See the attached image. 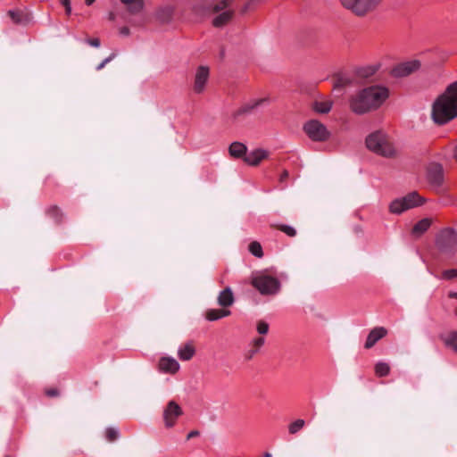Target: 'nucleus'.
I'll list each match as a JSON object with an SVG mask.
<instances>
[{"label": "nucleus", "mask_w": 457, "mask_h": 457, "mask_svg": "<svg viewBox=\"0 0 457 457\" xmlns=\"http://www.w3.org/2000/svg\"><path fill=\"white\" fill-rule=\"evenodd\" d=\"M388 96L386 87L370 86L350 96L349 108L353 113L362 115L378 109Z\"/></svg>", "instance_id": "obj_1"}, {"label": "nucleus", "mask_w": 457, "mask_h": 457, "mask_svg": "<svg viewBox=\"0 0 457 457\" xmlns=\"http://www.w3.org/2000/svg\"><path fill=\"white\" fill-rule=\"evenodd\" d=\"M457 118V80L451 83L432 104L431 119L444 125Z\"/></svg>", "instance_id": "obj_2"}, {"label": "nucleus", "mask_w": 457, "mask_h": 457, "mask_svg": "<svg viewBox=\"0 0 457 457\" xmlns=\"http://www.w3.org/2000/svg\"><path fill=\"white\" fill-rule=\"evenodd\" d=\"M366 145L369 150L385 158L395 157L396 151L386 134L382 131H375L366 138Z\"/></svg>", "instance_id": "obj_3"}, {"label": "nucleus", "mask_w": 457, "mask_h": 457, "mask_svg": "<svg viewBox=\"0 0 457 457\" xmlns=\"http://www.w3.org/2000/svg\"><path fill=\"white\" fill-rule=\"evenodd\" d=\"M384 0H340L341 4L359 17L373 12Z\"/></svg>", "instance_id": "obj_4"}, {"label": "nucleus", "mask_w": 457, "mask_h": 457, "mask_svg": "<svg viewBox=\"0 0 457 457\" xmlns=\"http://www.w3.org/2000/svg\"><path fill=\"white\" fill-rule=\"evenodd\" d=\"M251 284L262 295H274L280 287L278 278L263 274L253 278Z\"/></svg>", "instance_id": "obj_5"}, {"label": "nucleus", "mask_w": 457, "mask_h": 457, "mask_svg": "<svg viewBox=\"0 0 457 457\" xmlns=\"http://www.w3.org/2000/svg\"><path fill=\"white\" fill-rule=\"evenodd\" d=\"M303 131L312 141L316 142H325L330 137L327 127L317 120L307 121L303 125Z\"/></svg>", "instance_id": "obj_6"}, {"label": "nucleus", "mask_w": 457, "mask_h": 457, "mask_svg": "<svg viewBox=\"0 0 457 457\" xmlns=\"http://www.w3.org/2000/svg\"><path fill=\"white\" fill-rule=\"evenodd\" d=\"M269 102L268 97L253 99L243 104L238 109L233 112L231 118L233 121H237L240 117L252 113L256 108Z\"/></svg>", "instance_id": "obj_7"}, {"label": "nucleus", "mask_w": 457, "mask_h": 457, "mask_svg": "<svg viewBox=\"0 0 457 457\" xmlns=\"http://www.w3.org/2000/svg\"><path fill=\"white\" fill-rule=\"evenodd\" d=\"M421 63L419 60H410L396 64L392 70V75L395 78H403L420 70Z\"/></svg>", "instance_id": "obj_8"}, {"label": "nucleus", "mask_w": 457, "mask_h": 457, "mask_svg": "<svg viewBox=\"0 0 457 457\" xmlns=\"http://www.w3.org/2000/svg\"><path fill=\"white\" fill-rule=\"evenodd\" d=\"M183 414L180 406L174 401L169 402L163 411V419L167 428H172L177 421V419Z\"/></svg>", "instance_id": "obj_9"}, {"label": "nucleus", "mask_w": 457, "mask_h": 457, "mask_svg": "<svg viewBox=\"0 0 457 457\" xmlns=\"http://www.w3.org/2000/svg\"><path fill=\"white\" fill-rule=\"evenodd\" d=\"M175 6L164 4L157 7L154 15L160 24L167 25L172 22L175 16Z\"/></svg>", "instance_id": "obj_10"}, {"label": "nucleus", "mask_w": 457, "mask_h": 457, "mask_svg": "<svg viewBox=\"0 0 457 457\" xmlns=\"http://www.w3.org/2000/svg\"><path fill=\"white\" fill-rule=\"evenodd\" d=\"M428 179L430 186L440 187L444 182V169L441 164L433 162L428 168Z\"/></svg>", "instance_id": "obj_11"}, {"label": "nucleus", "mask_w": 457, "mask_h": 457, "mask_svg": "<svg viewBox=\"0 0 457 457\" xmlns=\"http://www.w3.org/2000/svg\"><path fill=\"white\" fill-rule=\"evenodd\" d=\"M210 75L209 68L206 66H199L196 69L195 79H194V92L201 94L204 92L205 85L208 81Z\"/></svg>", "instance_id": "obj_12"}, {"label": "nucleus", "mask_w": 457, "mask_h": 457, "mask_svg": "<svg viewBox=\"0 0 457 457\" xmlns=\"http://www.w3.org/2000/svg\"><path fill=\"white\" fill-rule=\"evenodd\" d=\"M387 335V329L383 327L374 328L368 335L364 347L370 349L375 344Z\"/></svg>", "instance_id": "obj_13"}, {"label": "nucleus", "mask_w": 457, "mask_h": 457, "mask_svg": "<svg viewBox=\"0 0 457 457\" xmlns=\"http://www.w3.org/2000/svg\"><path fill=\"white\" fill-rule=\"evenodd\" d=\"M269 152L264 149H255L245 156V162L252 166H257L262 161L267 159Z\"/></svg>", "instance_id": "obj_14"}, {"label": "nucleus", "mask_w": 457, "mask_h": 457, "mask_svg": "<svg viewBox=\"0 0 457 457\" xmlns=\"http://www.w3.org/2000/svg\"><path fill=\"white\" fill-rule=\"evenodd\" d=\"M421 202H391L389 210L392 213L399 214L406 210L420 206Z\"/></svg>", "instance_id": "obj_15"}, {"label": "nucleus", "mask_w": 457, "mask_h": 457, "mask_svg": "<svg viewBox=\"0 0 457 457\" xmlns=\"http://www.w3.org/2000/svg\"><path fill=\"white\" fill-rule=\"evenodd\" d=\"M228 153L233 158H243L245 161V156L247 154V146L241 142H233L228 147Z\"/></svg>", "instance_id": "obj_16"}, {"label": "nucleus", "mask_w": 457, "mask_h": 457, "mask_svg": "<svg viewBox=\"0 0 457 457\" xmlns=\"http://www.w3.org/2000/svg\"><path fill=\"white\" fill-rule=\"evenodd\" d=\"M159 368L164 372L174 374L179 370V365L176 360L169 357H163L159 361Z\"/></svg>", "instance_id": "obj_17"}, {"label": "nucleus", "mask_w": 457, "mask_h": 457, "mask_svg": "<svg viewBox=\"0 0 457 457\" xmlns=\"http://www.w3.org/2000/svg\"><path fill=\"white\" fill-rule=\"evenodd\" d=\"M233 15H234L233 11L225 10L221 13L218 14L212 20V25L216 28L223 27L224 25L228 24L231 21Z\"/></svg>", "instance_id": "obj_18"}, {"label": "nucleus", "mask_w": 457, "mask_h": 457, "mask_svg": "<svg viewBox=\"0 0 457 457\" xmlns=\"http://www.w3.org/2000/svg\"><path fill=\"white\" fill-rule=\"evenodd\" d=\"M218 303L222 307H228L234 303L232 291L227 287L222 290L218 296Z\"/></svg>", "instance_id": "obj_19"}, {"label": "nucleus", "mask_w": 457, "mask_h": 457, "mask_svg": "<svg viewBox=\"0 0 457 457\" xmlns=\"http://www.w3.org/2000/svg\"><path fill=\"white\" fill-rule=\"evenodd\" d=\"M352 84V79L344 74H335L333 76V88L336 90L345 88Z\"/></svg>", "instance_id": "obj_20"}, {"label": "nucleus", "mask_w": 457, "mask_h": 457, "mask_svg": "<svg viewBox=\"0 0 457 457\" xmlns=\"http://www.w3.org/2000/svg\"><path fill=\"white\" fill-rule=\"evenodd\" d=\"M432 224V220L425 218L416 223L411 230L412 235L420 237L426 232Z\"/></svg>", "instance_id": "obj_21"}, {"label": "nucleus", "mask_w": 457, "mask_h": 457, "mask_svg": "<svg viewBox=\"0 0 457 457\" xmlns=\"http://www.w3.org/2000/svg\"><path fill=\"white\" fill-rule=\"evenodd\" d=\"M230 314V311L226 309H210L205 312L206 320L210 321L217 320Z\"/></svg>", "instance_id": "obj_22"}, {"label": "nucleus", "mask_w": 457, "mask_h": 457, "mask_svg": "<svg viewBox=\"0 0 457 457\" xmlns=\"http://www.w3.org/2000/svg\"><path fill=\"white\" fill-rule=\"evenodd\" d=\"M333 104L332 100L315 101L312 104V109L318 113L326 114L330 112Z\"/></svg>", "instance_id": "obj_23"}, {"label": "nucleus", "mask_w": 457, "mask_h": 457, "mask_svg": "<svg viewBox=\"0 0 457 457\" xmlns=\"http://www.w3.org/2000/svg\"><path fill=\"white\" fill-rule=\"evenodd\" d=\"M7 15L15 24H26L29 21L27 15L19 10H10L7 12Z\"/></svg>", "instance_id": "obj_24"}, {"label": "nucleus", "mask_w": 457, "mask_h": 457, "mask_svg": "<svg viewBox=\"0 0 457 457\" xmlns=\"http://www.w3.org/2000/svg\"><path fill=\"white\" fill-rule=\"evenodd\" d=\"M128 6L130 13L135 14L139 12L143 8V0H120Z\"/></svg>", "instance_id": "obj_25"}, {"label": "nucleus", "mask_w": 457, "mask_h": 457, "mask_svg": "<svg viewBox=\"0 0 457 457\" xmlns=\"http://www.w3.org/2000/svg\"><path fill=\"white\" fill-rule=\"evenodd\" d=\"M195 347L192 344H187L179 351V357L181 360L188 361L195 354Z\"/></svg>", "instance_id": "obj_26"}, {"label": "nucleus", "mask_w": 457, "mask_h": 457, "mask_svg": "<svg viewBox=\"0 0 457 457\" xmlns=\"http://www.w3.org/2000/svg\"><path fill=\"white\" fill-rule=\"evenodd\" d=\"M375 375L378 378L386 377L390 372V366L386 362H378L374 367Z\"/></svg>", "instance_id": "obj_27"}, {"label": "nucleus", "mask_w": 457, "mask_h": 457, "mask_svg": "<svg viewBox=\"0 0 457 457\" xmlns=\"http://www.w3.org/2000/svg\"><path fill=\"white\" fill-rule=\"evenodd\" d=\"M446 346L452 348L457 353V331H453L444 339Z\"/></svg>", "instance_id": "obj_28"}, {"label": "nucleus", "mask_w": 457, "mask_h": 457, "mask_svg": "<svg viewBox=\"0 0 457 457\" xmlns=\"http://www.w3.org/2000/svg\"><path fill=\"white\" fill-rule=\"evenodd\" d=\"M377 71V68L375 66H369L364 68H360L357 70L358 77L361 79H368L374 75Z\"/></svg>", "instance_id": "obj_29"}, {"label": "nucleus", "mask_w": 457, "mask_h": 457, "mask_svg": "<svg viewBox=\"0 0 457 457\" xmlns=\"http://www.w3.org/2000/svg\"><path fill=\"white\" fill-rule=\"evenodd\" d=\"M271 228L285 233L288 237H295L296 234L295 229L287 225L275 224V225H271Z\"/></svg>", "instance_id": "obj_30"}, {"label": "nucleus", "mask_w": 457, "mask_h": 457, "mask_svg": "<svg viewBox=\"0 0 457 457\" xmlns=\"http://www.w3.org/2000/svg\"><path fill=\"white\" fill-rule=\"evenodd\" d=\"M249 251L254 256L261 258L263 256L262 247L257 241H253L249 245Z\"/></svg>", "instance_id": "obj_31"}, {"label": "nucleus", "mask_w": 457, "mask_h": 457, "mask_svg": "<svg viewBox=\"0 0 457 457\" xmlns=\"http://www.w3.org/2000/svg\"><path fill=\"white\" fill-rule=\"evenodd\" d=\"M304 424H305V422L303 420H302V419L296 420L295 421L292 422L289 425V427H288L289 433L295 434L296 432H298L300 429H302L303 428Z\"/></svg>", "instance_id": "obj_32"}, {"label": "nucleus", "mask_w": 457, "mask_h": 457, "mask_svg": "<svg viewBox=\"0 0 457 457\" xmlns=\"http://www.w3.org/2000/svg\"><path fill=\"white\" fill-rule=\"evenodd\" d=\"M229 5V1L228 0H220L218 3L214 4L212 12L214 13H218L220 12H224V10Z\"/></svg>", "instance_id": "obj_33"}, {"label": "nucleus", "mask_w": 457, "mask_h": 457, "mask_svg": "<svg viewBox=\"0 0 457 457\" xmlns=\"http://www.w3.org/2000/svg\"><path fill=\"white\" fill-rule=\"evenodd\" d=\"M105 437L106 439L109 441V442H113L115 441L118 436H119V433L117 431V429L113 428H108L106 430H105Z\"/></svg>", "instance_id": "obj_34"}, {"label": "nucleus", "mask_w": 457, "mask_h": 457, "mask_svg": "<svg viewBox=\"0 0 457 457\" xmlns=\"http://www.w3.org/2000/svg\"><path fill=\"white\" fill-rule=\"evenodd\" d=\"M400 200H427L424 196H420L416 191L411 192L407 195L402 197Z\"/></svg>", "instance_id": "obj_35"}, {"label": "nucleus", "mask_w": 457, "mask_h": 457, "mask_svg": "<svg viewBox=\"0 0 457 457\" xmlns=\"http://www.w3.org/2000/svg\"><path fill=\"white\" fill-rule=\"evenodd\" d=\"M44 393L47 397H56L60 395L59 389L56 387H47Z\"/></svg>", "instance_id": "obj_36"}, {"label": "nucleus", "mask_w": 457, "mask_h": 457, "mask_svg": "<svg viewBox=\"0 0 457 457\" xmlns=\"http://www.w3.org/2000/svg\"><path fill=\"white\" fill-rule=\"evenodd\" d=\"M269 329V325L264 321H260L257 325V330L260 334H266Z\"/></svg>", "instance_id": "obj_37"}, {"label": "nucleus", "mask_w": 457, "mask_h": 457, "mask_svg": "<svg viewBox=\"0 0 457 457\" xmlns=\"http://www.w3.org/2000/svg\"><path fill=\"white\" fill-rule=\"evenodd\" d=\"M455 277H457V270H448L443 272L444 278L451 279Z\"/></svg>", "instance_id": "obj_38"}, {"label": "nucleus", "mask_w": 457, "mask_h": 457, "mask_svg": "<svg viewBox=\"0 0 457 457\" xmlns=\"http://www.w3.org/2000/svg\"><path fill=\"white\" fill-rule=\"evenodd\" d=\"M115 57V54H112L110 56L105 58L101 63L96 66V71H101L108 62H110Z\"/></svg>", "instance_id": "obj_39"}, {"label": "nucleus", "mask_w": 457, "mask_h": 457, "mask_svg": "<svg viewBox=\"0 0 457 457\" xmlns=\"http://www.w3.org/2000/svg\"><path fill=\"white\" fill-rule=\"evenodd\" d=\"M60 2L64 6L66 14L70 15L71 13V0H61Z\"/></svg>", "instance_id": "obj_40"}, {"label": "nucleus", "mask_w": 457, "mask_h": 457, "mask_svg": "<svg viewBox=\"0 0 457 457\" xmlns=\"http://www.w3.org/2000/svg\"><path fill=\"white\" fill-rule=\"evenodd\" d=\"M288 179V171L287 170H284L280 176H279V182L280 183H285Z\"/></svg>", "instance_id": "obj_41"}, {"label": "nucleus", "mask_w": 457, "mask_h": 457, "mask_svg": "<svg viewBox=\"0 0 457 457\" xmlns=\"http://www.w3.org/2000/svg\"><path fill=\"white\" fill-rule=\"evenodd\" d=\"M87 43L94 47H98L100 46V40L98 38H89Z\"/></svg>", "instance_id": "obj_42"}, {"label": "nucleus", "mask_w": 457, "mask_h": 457, "mask_svg": "<svg viewBox=\"0 0 457 457\" xmlns=\"http://www.w3.org/2000/svg\"><path fill=\"white\" fill-rule=\"evenodd\" d=\"M253 344H254V346L256 347V349H258L264 344V339L262 337L256 338L254 340Z\"/></svg>", "instance_id": "obj_43"}, {"label": "nucleus", "mask_w": 457, "mask_h": 457, "mask_svg": "<svg viewBox=\"0 0 457 457\" xmlns=\"http://www.w3.org/2000/svg\"><path fill=\"white\" fill-rule=\"evenodd\" d=\"M120 33L123 36H129L130 33V30L128 27H122L120 29Z\"/></svg>", "instance_id": "obj_44"}, {"label": "nucleus", "mask_w": 457, "mask_h": 457, "mask_svg": "<svg viewBox=\"0 0 457 457\" xmlns=\"http://www.w3.org/2000/svg\"><path fill=\"white\" fill-rule=\"evenodd\" d=\"M199 435V432L197 430H193L187 435V439H190L192 437L197 436Z\"/></svg>", "instance_id": "obj_45"}, {"label": "nucleus", "mask_w": 457, "mask_h": 457, "mask_svg": "<svg viewBox=\"0 0 457 457\" xmlns=\"http://www.w3.org/2000/svg\"><path fill=\"white\" fill-rule=\"evenodd\" d=\"M115 17H116V15H115V13H114V12H109L108 19H109L110 21H114V20H115Z\"/></svg>", "instance_id": "obj_46"}, {"label": "nucleus", "mask_w": 457, "mask_h": 457, "mask_svg": "<svg viewBox=\"0 0 457 457\" xmlns=\"http://www.w3.org/2000/svg\"><path fill=\"white\" fill-rule=\"evenodd\" d=\"M453 158L457 162V145L454 146L453 149Z\"/></svg>", "instance_id": "obj_47"}, {"label": "nucleus", "mask_w": 457, "mask_h": 457, "mask_svg": "<svg viewBox=\"0 0 457 457\" xmlns=\"http://www.w3.org/2000/svg\"><path fill=\"white\" fill-rule=\"evenodd\" d=\"M450 298H457V292H451L449 293Z\"/></svg>", "instance_id": "obj_48"}, {"label": "nucleus", "mask_w": 457, "mask_h": 457, "mask_svg": "<svg viewBox=\"0 0 457 457\" xmlns=\"http://www.w3.org/2000/svg\"><path fill=\"white\" fill-rule=\"evenodd\" d=\"M95 1H96V0H85L86 4H87V5L92 4Z\"/></svg>", "instance_id": "obj_49"}, {"label": "nucleus", "mask_w": 457, "mask_h": 457, "mask_svg": "<svg viewBox=\"0 0 457 457\" xmlns=\"http://www.w3.org/2000/svg\"><path fill=\"white\" fill-rule=\"evenodd\" d=\"M265 457H271V455H270V453H265Z\"/></svg>", "instance_id": "obj_50"}]
</instances>
